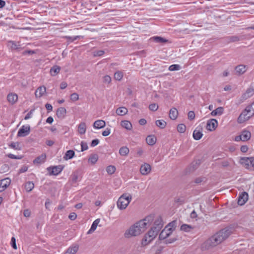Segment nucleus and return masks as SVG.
I'll return each mask as SVG.
<instances>
[{
	"label": "nucleus",
	"instance_id": "nucleus-57",
	"mask_svg": "<svg viewBox=\"0 0 254 254\" xmlns=\"http://www.w3.org/2000/svg\"><path fill=\"white\" fill-rule=\"evenodd\" d=\"M81 151H84L85 150H86L88 149V145L87 143L82 142L81 143Z\"/></svg>",
	"mask_w": 254,
	"mask_h": 254
},
{
	"label": "nucleus",
	"instance_id": "nucleus-26",
	"mask_svg": "<svg viewBox=\"0 0 254 254\" xmlns=\"http://www.w3.org/2000/svg\"><path fill=\"white\" fill-rule=\"evenodd\" d=\"M203 135V133L202 132L198 130L197 128H196L193 132V138L196 140H199Z\"/></svg>",
	"mask_w": 254,
	"mask_h": 254
},
{
	"label": "nucleus",
	"instance_id": "nucleus-7",
	"mask_svg": "<svg viewBox=\"0 0 254 254\" xmlns=\"http://www.w3.org/2000/svg\"><path fill=\"white\" fill-rule=\"evenodd\" d=\"M64 168V166L62 165L49 167V175H58L63 171Z\"/></svg>",
	"mask_w": 254,
	"mask_h": 254
},
{
	"label": "nucleus",
	"instance_id": "nucleus-19",
	"mask_svg": "<svg viewBox=\"0 0 254 254\" xmlns=\"http://www.w3.org/2000/svg\"><path fill=\"white\" fill-rule=\"evenodd\" d=\"M46 91V88L45 86L39 87L35 91V94L36 97H41Z\"/></svg>",
	"mask_w": 254,
	"mask_h": 254
},
{
	"label": "nucleus",
	"instance_id": "nucleus-46",
	"mask_svg": "<svg viewBox=\"0 0 254 254\" xmlns=\"http://www.w3.org/2000/svg\"><path fill=\"white\" fill-rule=\"evenodd\" d=\"M177 226V221L174 220L169 223L166 226H168V228H171L172 232L175 229Z\"/></svg>",
	"mask_w": 254,
	"mask_h": 254
},
{
	"label": "nucleus",
	"instance_id": "nucleus-22",
	"mask_svg": "<svg viewBox=\"0 0 254 254\" xmlns=\"http://www.w3.org/2000/svg\"><path fill=\"white\" fill-rule=\"evenodd\" d=\"M7 99L10 104H13L17 101L18 97L16 94L10 93L7 95Z\"/></svg>",
	"mask_w": 254,
	"mask_h": 254
},
{
	"label": "nucleus",
	"instance_id": "nucleus-10",
	"mask_svg": "<svg viewBox=\"0 0 254 254\" xmlns=\"http://www.w3.org/2000/svg\"><path fill=\"white\" fill-rule=\"evenodd\" d=\"M172 233L171 228H168V226L165 228L161 232L159 236V239L160 240H165L169 237Z\"/></svg>",
	"mask_w": 254,
	"mask_h": 254
},
{
	"label": "nucleus",
	"instance_id": "nucleus-20",
	"mask_svg": "<svg viewBox=\"0 0 254 254\" xmlns=\"http://www.w3.org/2000/svg\"><path fill=\"white\" fill-rule=\"evenodd\" d=\"M66 113V109L64 107H60L57 109L56 114L59 118L63 119L65 116Z\"/></svg>",
	"mask_w": 254,
	"mask_h": 254
},
{
	"label": "nucleus",
	"instance_id": "nucleus-45",
	"mask_svg": "<svg viewBox=\"0 0 254 254\" xmlns=\"http://www.w3.org/2000/svg\"><path fill=\"white\" fill-rule=\"evenodd\" d=\"M116 167L114 166L110 165L107 167L106 171L109 174H113L116 171Z\"/></svg>",
	"mask_w": 254,
	"mask_h": 254
},
{
	"label": "nucleus",
	"instance_id": "nucleus-5",
	"mask_svg": "<svg viewBox=\"0 0 254 254\" xmlns=\"http://www.w3.org/2000/svg\"><path fill=\"white\" fill-rule=\"evenodd\" d=\"M131 195L129 194L124 193L118 199L117 205L120 210H124L127 208L131 200Z\"/></svg>",
	"mask_w": 254,
	"mask_h": 254
},
{
	"label": "nucleus",
	"instance_id": "nucleus-48",
	"mask_svg": "<svg viewBox=\"0 0 254 254\" xmlns=\"http://www.w3.org/2000/svg\"><path fill=\"white\" fill-rule=\"evenodd\" d=\"M228 39L231 42H237L240 40L241 38L238 36H231L228 37Z\"/></svg>",
	"mask_w": 254,
	"mask_h": 254
},
{
	"label": "nucleus",
	"instance_id": "nucleus-25",
	"mask_svg": "<svg viewBox=\"0 0 254 254\" xmlns=\"http://www.w3.org/2000/svg\"><path fill=\"white\" fill-rule=\"evenodd\" d=\"M178 111L175 108H173L170 109L169 112V117L172 120H175L178 117Z\"/></svg>",
	"mask_w": 254,
	"mask_h": 254
},
{
	"label": "nucleus",
	"instance_id": "nucleus-61",
	"mask_svg": "<svg viewBox=\"0 0 254 254\" xmlns=\"http://www.w3.org/2000/svg\"><path fill=\"white\" fill-rule=\"evenodd\" d=\"M77 217V215L74 212H71L68 216V218L71 220H74Z\"/></svg>",
	"mask_w": 254,
	"mask_h": 254
},
{
	"label": "nucleus",
	"instance_id": "nucleus-11",
	"mask_svg": "<svg viewBox=\"0 0 254 254\" xmlns=\"http://www.w3.org/2000/svg\"><path fill=\"white\" fill-rule=\"evenodd\" d=\"M248 193L245 191L242 192L238 198V204L240 205H244L248 200Z\"/></svg>",
	"mask_w": 254,
	"mask_h": 254
},
{
	"label": "nucleus",
	"instance_id": "nucleus-32",
	"mask_svg": "<svg viewBox=\"0 0 254 254\" xmlns=\"http://www.w3.org/2000/svg\"><path fill=\"white\" fill-rule=\"evenodd\" d=\"M116 112L119 116H123L127 113V109L124 107H120L116 110Z\"/></svg>",
	"mask_w": 254,
	"mask_h": 254
},
{
	"label": "nucleus",
	"instance_id": "nucleus-52",
	"mask_svg": "<svg viewBox=\"0 0 254 254\" xmlns=\"http://www.w3.org/2000/svg\"><path fill=\"white\" fill-rule=\"evenodd\" d=\"M149 109L152 111H156L158 109V106L155 103H152L149 105Z\"/></svg>",
	"mask_w": 254,
	"mask_h": 254
},
{
	"label": "nucleus",
	"instance_id": "nucleus-34",
	"mask_svg": "<svg viewBox=\"0 0 254 254\" xmlns=\"http://www.w3.org/2000/svg\"><path fill=\"white\" fill-rule=\"evenodd\" d=\"M9 46L10 47V48L12 50H16L18 51H20L22 49V48L20 46V44H17L14 41H9Z\"/></svg>",
	"mask_w": 254,
	"mask_h": 254
},
{
	"label": "nucleus",
	"instance_id": "nucleus-8",
	"mask_svg": "<svg viewBox=\"0 0 254 254\" xmlns=\"http://www.w3.org/2000/svg\"><path fill=\"white\" fill-rule=\"evenodd\" d=\"M254 94V88L252 87L248 88L246 91L240 97L239 103H243L244 101L252 97Z\"/></svg>",
	"mask_w": 254,
	"mask_h": 254
},
{
	"label": "nucleus",
	"instance_id": "nucleus-38",
	"mask_svg": "<svg viewBox=\"0 0 254 254\" xmlns=\"http://www.w3.org/2000/svg\"><path fill=\"white\" fill-rule=\"evenodd\" d=\"M152 39L157 43H166L168 41V40L164 39L161 37L159 36H154L152 38Z\"/></svg>",
	"mask_w": 254,
	"mask_h": 254
},
{
	"label": "nucleus",
	"instance_id": "nucleus-58",
	"mask_svg": "<svg viewBox=\"0 0 254 254\" xmlns=\"http://www.w3.org/2000/svg\"><path fill=\"white\" fill-rule=\"evenodd\" d=\"M111 133V129L110 128H107L104 131H103L102 133V134L104 136H107L109 135Z\"/></svg>",
	"mask_w": 254,
	"mask_h": 254
},
{
	"label": "nucleus",
	"instance_id": "nucleus-37",
	"mask_svg": "<svg viewBox=\"0 0 254 254\" xmlns=\"http://www.w3.org/2000/svg\"><path fill=\"white\" fill-rule=\"evenodd\" d=\"M61 127V126L59 125H54L50 128V130L54 134H58L60 132Z\"/></svg>",
	"mask_w": 254,
	"mask_h": 254
},
{
	"label": "nucleus",
	"instance_id": "nucleus-39",
	"mask_svg": "<svg viewBox=\"0 0 254 254\" xmlns=\"http://www.w3.org/2000/svg\"><path fill=\"white\" fill-rule=\"evenodd\" d=\"M98 159V156L96 154L91 155L88 161L92 164H94L96 163Z\"/></svg>",
	"mask_w": 254,
	"mask_h": 254
},
{
	"label": "nucleus",
	"instance_id": "nucleus-47",
	"mask_svg": "<svg viewBox=\"0 0 254 254\" xmlns=\"http://www.w3.org/2000/svg\"><path fill=\"white\" fill-rule=\"evenodd\" d=\"M199 163L197 161H194L191 163L190 166V171H193L195 170L198 166Z\"/></svg>",
	"mask_w": 254,
	"mask_h": 254
},
{
	"label": "nucleus",
	"instance_id": "nucleus-36",
	"mask_svg": "<svg viewBox=\"0 0 254 254\" xmlns=\"http://www.w3.org/2000/svg\"><path fill=\"white\" fill-rule=\"evenodd\" d=\"M155 124L158 127L161 129L164 128L167 125L166 122L163 120H157Z\"/></svg>",
	"mask_w": 254,
	"mask_h": 254
},
{
	"label": "nucleus",
	"instance_id": "nucleus-13",
	"mask_svg": "<svg viewBox=\"0 0 254 254\" xmlns=\"http://www.w3.org/2000/svg\"><path fill=\"white\" fill-rule=\"evenodd\" d=\"M10 180L5 178L0 180V192L4 191L10 185Z\"/></svg>",
	"mask_w": 254,
	"mask_h": 254
},
{
	"label": "nucleus",
	"instance_id": "nucleus-4",
	"mask_svg": "<svg viewBox=\"0 0 254 254\" xmlns=\"http://www.w3.org/2000/svg\"><path fill=\"white\" fill-rule=\"evenodd\" d=\"M253 116H254V102L246 107L239 116L237 121L240 124L243 123Z\"/></svg>",
	"mask_w": 254,
	"mask_h": 254
},
{
	"label": "nucleus",
	"instance_id": "nucleus-33",
	"mask_svg": "<svg viewBox=\"0 0 254 254\" xmlns=\"http://www.w3.org/2000/svg\"><path fill=\"white\" fill-rule=\"evenodd\" d=\"M129 152L128 148L127 146L121 147L119 149V154L121 156H127Z\"/></svg>",
	"mask_w": 254,
	"mask_h": 254
},
{
	"label": "nucleus",
	"instance_id": "nucleus-23",
	"mask_svg": "<svg viewBox=\"0 0 254 254\" xmlns=\"http://www.w3.org/2000/svg\"><path fill=\"white\" fill-rule=\"evenodd\" d=\"M74 155L75 152L73 150H68L65 152L63 158L65 160H68L72 159Z\"/></svg>",
	"mask_w": 254,
	"mask_h": 254
},
{
	"label": "nucleus",
	"instance_id": "nucleus-31",
	"mask_svg": "<svg viewBox=\"0 0 254 254\" xmlns=\"http://www.w3.org/2000/svg\"><path fill=\"white\" fill-rule=\"evenodd\" d=\"M86 129V124L82 122L79 124L78 127V131L80 134H83L85 133Z\"/></svg>",
	"mask_w": 254,
	"mask_h": 254
},
{
	"label": "nucleus",
	"instance_id": "nucleus-21",
	"mask_svg": "<svg viewBox=\"0 0 254 254\" xmlns=\"http://www.w3.org/2000/svg\"><path fill=\"white\" fill-rule=\"evenodd\" d=\"M106 126L105 122L103 120H99L95 121L93 124V127L95 128L100 129L103 128Z\"/></svg>",
	"mask_w": 254,
	"mask_h": 254
},
{
	"label": "nucleus",
	"instance_id": "nucleus-64",
	"mask_svg": "<svg viewBox=\"0 0 254 254\" xmlns=\"http://www.w3.org/2000/svg\"><path fill=\"white\" fill-rule=\"evenodd\" d=\"M35 53V52L33 50H26L22 52L23 55H32Z\"/></svg>",
	"mask_w": 254,
	"mask_h": 254
},
{
	"label": "nucleus",
	"instance_id": "nucleus-40",
	"mask_svg": "<svg viewBox=\"0 0 254 254\" xmlns=\"http://www.w3.org/2000/svg\"><path fill=\"white\" fill-rule=\"evenodd\" d=\"M123 77V73L121 71H117L114 73V79L120 81Z\"/></svg>",
	"mask_w": 254,
	"mask_h": 254
},
{
	"label": "nucleus",
	"instance_id": "nucleus-51",
	"mask_svg": "<svg viewBox=\"0 0 254 254\" xmlns=\"http://www.w3.org/2000/svg\"><path fill=\"white\" fill-rule=\"evenodd\" d=\"M71 181L73 183H76L78 179V175L77 173H73L71 175Z\"/></svg>",
	"mask_w": 254,
	"mask_h": 254
},
{
	"label": "nucleus",
	"instance_id": "nucleus-28",
	"mask_svg": "<svg viewBox=\"0 0 254 254\" xmlns=\"http://www.w3.org/2000/svg\"><path fill=\"white\" fill-rule=\"evenodd\" d=\"M224 111V109L223 107H220L216 108L215 110H213L210 113L211 115L212 116H216L217 115H221Z\"/></svg>",
	"mask_w": 254,
	"mask_h": 254
},
{
	"label": "nucleus",
	"instance_id": "nucleus-29",
	"mask_svg": "<svg viewBox=\"0 0 254 254\" xmlns=\"http://www.w3.org/2000/svg\"><path fill=\"white\" fill-rule=\"evenodd\" d=\"M60 70H61L60 66L56 65H54V66H53L50 69V74H51V75L55 76V75H57L60 72Z\"/></svg>",
	"mask_w": 254,
	"mask_h": 254
},
{
	"label": "nucleus",
	"instance_id": "nucleus-41",
	"mask_svg": "<svg viewBox=\"0 0 254 254\" xmlns=\"http://www.w3.org/2000/svg\"><path fill=\"white\" fill-rule=\"evenodd\" d=\"M180 229L182 231H184L185 232H190L191 229H193V228L191 225L184 224L181 226Z\"/></svg>",
	"mask_w": 254,
	"mask_h": 254
},
{
	"label": "nucleus",
	"instance_id": "nucleus-44",
	"mask_svg": "<svg viewBox=\"0 0 254 254\" xmlns=\"http://www.w3.org/2000/svg\"><path fill=\"white\" fill-rule=\"evenodd\" d=\"M181 66L179 64H172L169 67L170 71H176L181 69Z\"/></svg>",
	"mask_w": 254,
	"mask_h": 254
},
{
	"label": "nucleus",
	"instance_id": "nucleus-1",
	"mask_svg": "<svg viewBox=\"0 0 254 254\" xmlns=\"http://www.w3.org/2000/svg\"><path fill=\"white\" fill-rule=\"evenodd\" d=\"M153 220V216L149 215L143 220H141L130 227L125 234L126 238L130 236H136L140 235L145 231L148 227L152 223Z\"/></svg>",
	"mask_w": 254,
	"mask_h": 254
},
{
	"label": "nucleus",
	"instance_id": "nucleus-63",
	"mask_svg": "<svg viewBox=\"0 0 254 254\" xmlns=\"http://www.w3.org/2000/svg\"><path fill=\"white\" fill-rule=\"evenodd\" d=\"M28 168V166H23L19 169L18 173L19 174L24 173V172H26L27 171Z\"/></svg>",
	"mask_w": 254,
	"mask_h": 254
},
{
	"label": "nucleus",
	"instance_id": "nucleus-27",
	"mask_svg": "<svg viewBox=\"0 0 254 254\" xmlns=\"http://www.w3.org/2000/svg\"><path fill=\"white\" fill-rule=\"evenodd\" d=\"M146 141L148 145H153L156 142V138L154 135H148L146 138Z\"/></svg>",
	"mask_w": 254,
	"mask_h": 254
},
{
	"label": "nucleus",
	"instance_id": "nucleus-18",
	"mask_svg": "<svg viewBox=\"0 0 254 254\" xmlns=\"http://www.w3.org/2000/svg\"><path fill=\"white\" fill-rule=\"evenodd\" d=\"M236 74L238 75L244 74L247 71V66L243 64H240L235 67Z\"/></svg>",
	"mask_w": 254,
	"mask_h": 254
},
{
	"label": "nucleus",
	"instance_id": "nucleus-56",
	"mask_svg": "<svg viewBox=\"0 0 254 254\" xmlns=\"http://www.w3.org/2000/svg\"><path fill=\"white\" fill-rule=\"evenodd\" d=\"M99 143V140L98 139H95L92 140L90 143L91 147H95Z\"/></svg>",
	"mask_w": 254,
	"mask_h": 254
},
{
	"label": "nucleus",
	"instance_id": "nucleus-50",
	"mask_svg": "<svg viewBox=\"0 0 254 254\" xmlns=\"http://www.w3.org/2000/svg\"><path fill=\"white\" fill-rule=\"evenodd\" d=\"M112 81L111 77L108 75L103 77V82L105 84H110Z\"/></svg>",
	"mask_w": 254,
	"mask_h": 254
},
{
	"label": "nucleus",
	"instance_id": "nucleus-54",
	"mask_svg": "<svg viewBox=\"0 0 254 254\" xmlns=\"http://www.w3.org/2000/svg\"><path fill=\"white\" fill-rule=\"evenodd\" d=\"M105 53V52L103 50H98L97 51H95L94 52V57H100L103 55Z\"/></svg>",
	"mask_w": 254,
	"mask_h": 254
},
{
	"label": "nucleus",
	"instance_id": "nucleus-53",
	"mask_svg": "<svg viewBox=\"0 0 254 254\" xmlns=\"http://www.w3.org/2000/svg\"><path fill=\"white\" fill-rule=\"evenodd\" d=\"M80 37V36H76L74 37H70V36H66L65 38L68 40L69 42H73L75 40H76L78 39H79Z\"/></svg>",
	"mask_w": 254,
	"mask_h": 254
},
{
	"label": "nucleus",
	"instance_id": "nucleus-17",
	"mask_svg": "<svg viewBox=\"0 0 254 254\" xmlns=\"http://www.w3.org/2000/svg\"><path fill=\"white\" fill-rule=\"evenodd\" d=\"M242 138V141H246L250 139L251 133L248 130L244 129L240 133Z\"/></svg>",
	"mask_w": 254,
	"mask_h": 254
},
{
	"label": "nucleus",
	"instance_id": "nucleus-49",
	"mask_svg": "<svg viewBox=\"0 0 254 254\" xmlns=\"http://www.w3.org/2000/svg\"><path fill=\"white\" fill-rule=\"evenodd\" d=\"M7 156L10 159H21L23 158L22 155H18L16 156L14 154L9 153L7 155Z\"/></svg>",
	"mask_w": 254,
	"mask_h": 254
},
{
	"label": "nucleus",
	"instance_id": "nucleus-35",
	"mask_svg": "<svg viewBox=\"0 0 254 254\" xmlns=\"http://www.w3.org/2000/svg\"><path fill=\"white\" fill-rule=\"evenodd\" d=\"M34 187V184L33 182L29 181L25 183V189L27 192L31 191Z\"/></svg>",
	"mask_w": 254,
	"mask_h": 254
},
{
	"label": "nucleus",
	"instance_id": "nucleus-3",
	"mask_svg": "<svg viewBox=\"0 0 254 254\" xmlns=\"http://www.w3.org/2000/svg\"><path fill=\"white\" fill-rule=\"evenodd\" d=\"M163 226V223L162 218L159 216L155 220L154 226L148 232L147 234L144 236L142 240V245L146 246L153 240Z\"/></svg>",
	"mask_w": 254,
	"mask_h": 254
},
{
	"label": "nucleus",
	"instance_id": "nucleus-30",
	"mask_svg": "<svg viewBox=\"0 0 254 254\" xmlns=\"http://www.w3.org/2000/svg\"><path fill=\"white\" fill-rule=\"evenodd\" d=\"M121 125L123 127L125 128L127 130H130L132 128V125L131 123L128 121H123L121 123Z\"/></svg>",
	"mask_w": 254,
	"mask_h": 254
},
{
	"label": "nucleus",
	"instance_id": "nucleus-14",
	"mask_svg": "<svg viewBox=\"0 0 254 254\" xmlns=\"http://www.w3.org/2000/svg\"><path fill=\"white\" fill-rule=\"evenodd\" d=\"M151 166L148 163H144L140 168V173L143 175H146L151 171Z\"/></svg>",
	"mask_w": 254,
	"mask_h": 254
},
{
	"label": "nucleus",
	"instance_id": "nucleus-15",
	"mask_svg": "<svg viewBox=\"0 0 254 254\" xmlns=\"http://www.w3.org/2000/svg\"><path fill=\"white\" fill-rule=\"evenodd\" d=\"M46 158L47 156L45 153L42 154L33 160V163L36 165H40L46 161Z\"/></svg>",
	"mask_w": 254,
	"mask_h": 254
},
{
	"label": "nucleus",
	"instance_id": "nucleus-55",
	"mask_svg": "<svg viewBox=\"0 0 254 254\" xmlns=\"http://www.w3.org/2000/svg\"><path fill=\"white\" fill-rule=\"evenodd\" d=\"M78 95L76 93H72L70 95V99L73 101H77L78 99Z\"/></svg>",
	"mask_w": 254,
	"mask_h": 254
},
{
	"label": "nucleus",
	"instance_id": "nucleus-59",
	"mask_svg": "<svg viewBox=\"0 0 254 254\" xmlns=\"http://www.w3.org/2000/svg\"><path fill=\"white\" fill-rule=\"evenodd\" d=\"M188 118L190 120H192L194 119L195 114L193 111H190L188 114Z\"/></svg>",
	"mask_w": 254,
	"mask_h": 254
},
{
	"label": "nucleus",
	"instance_id": "nucleus-62",
	"mask_svg": "<svg viewBox=\"0 0 254 254\" xmlns=\"http://www.w3.org/2000/svg\"><path fill=\"white\" fill-rule=\"evenodd\" d=\"M176 240H177V239L175 238L169 239H166V240L164 241V243H165L166 244H171V243H173L174 242H175Z\"/></svg>",
	"mask_w": 254,
	"mask_h": 254
},
{
	"label": "nucleus",
	"instance_id": "nucleus-12",
	"mask_svg": "<svg viewBox=\"0 0 254 254\" xmlns=\"http://www.w3.org/2000/svg\"><path fill=\"white\" fill-rule=\"evenodd\" d=\"M217 126V121L216 119H212L207 121L206 128L208 130L212 131L215 129Z\"/></svg>",
	"mask_w": 254,
	"mask_h": 254
},
{
	"label": "nucleus",
	"instance_id": "nucleus-42",
	"mask_svg": "<svg viewBox=\"0 0 254 254\" xmlns=\"http://www.w3.org/2000/svg\"><path fill=\"white\" fill-rule=\"evenodd\" d=\"M9 146L13 149L17 150H20L21 149V147L20 146V144L18 142H12L9 145Z\"/></svg>",
	"mask_w": 254,
	"mask_h": 254
},
{
	"label": "nucleus",
	"instance_id": "nucleus-60",
	"mask_svg": "<svg viewBox=\"0 0 254 254\" xmlns=\"http://www.w3.org/2000/svg\"><path fill=\"white\" fill-rule=\"evenodd\" d=\"M11 246L14 249H16V240L14 237H12L11 240Z\"/></svg>",
	"mask_w": 254,
	"mask_h": 254
},
{
	"label": "nucleus",
	"instance_id": "nucleus-2",
	"mask_svg": "<svg viewBox=\"0 0 254 254\" xmlns=\"http://www.w3.org/2000/svg\"><path fill=\"white\" fill-rule=\"evenodd\" d=\"M230 229L225 228L221 229L207 240L202 245L203 248L209 249L221 243L231 235Z\"/></svg>",
	"mask_w": 254,
	"mask_h": 254
},
{
	"label": "nucleus",
	"instance_id": "nucleus-24",
	"mask_svg": "<svg viewBox=\"0 0 254 254\" xmlns=\"http://www.w3.org/2000/svg\"><path fill=\"white\" fill-rule=\"evenodd\" d=\"M100 222V219H96L92 223L91 227L90 229L89 230V231L87 232L88 234H91L93 233L97 228V227L98 225V224Z\"/></svg>",
	"mask_w": 254,
	"mask_h": 254
},
{
	"label": "nucleus",
	"instance_id": "nucleus-16",
	"mask_svg": "<svg viewBox=\"0 0 254 254\" xmlns=\"http://www.w3.org/2000/svg\"><path fill=\"white\" fill-rule=\"evenodd\" d=\"M78 249L79 246L77 244H73L66 250L64 254H75Z\"/></svg>",
	"mask_w": 254,
	"mask_h": 254
},
{
	"label": "nucleus",
	"instance_id": "nucleus-6",
	"mask_svg": "<svg viewBox=\"0 0 254 254\" xmlns=\"http://www.w3.org/2000/svg\"><path fill=\"white\" fill-rule=\"evenodd\" d=\"M240 162L247 168L254 170V157H243L240 159Z\"/></svg>",
	"mask_w": 254,
	"mask_h": 254
},
{
	"label": "nucleus",
	"instance_id": "nucleus-43",
	"mask_svg": "<svg viewBox=\"0 0 254 254\" xmlns=\"http://www.w3.org/2000/svg\"><path fill=\"white\" fill-rule=\"evenodd\" d=\"M186 129V127L184 124H179L177 126V130L180 133H184Z\"/></svg>",
	"mask_w": 254,
	"mask_h": 254
},
{
	"label": "nucleus",
	"instance_id": "nucleus-9",
	"mask_svg": "<svg viewBox=\"0 0 254 254\" xmlns=\"http://www.w3.org/2000/svg\"><path fill=\"white\" fill-rule=\"evenodd\" d=\"M30 132V127L29 125L23 126L19 129L17 133V136L24 137L28 135Z\"/></svg>",
	"mask_w": 254,
	"mask_h": 254
}]
</instances>
